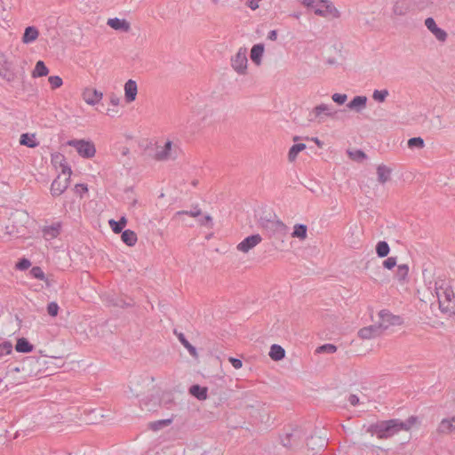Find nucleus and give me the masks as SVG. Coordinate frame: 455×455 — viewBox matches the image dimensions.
I'll return each mask as SVG.
<instances>
[{"label": "nucleus", "mask_w": 455, "mask_h": 455, "mask_svg": "<svg viewBox=\"0 0 455 455\" xmlns=\"http://www.w3.org/2000/svg\"><path fill=\"white\" fill-rule=\"evenodd\" d=\"M416 416H411L406 421L399 419L378 421L371 424L367 432L371 435H376L379 439H388L402 430L408 431L417 422Z\"/></svg>", "instance_id": "f257e3e1"}, {"label": "nucleus", "mask_w": 455, "mask_h": 455, "mask_svg": "<svg viewBox=\"0 0 455 455\" xmlns=\"http://www.w3.org/2000/svg\"><path fill=\"white\" fill-rule=\"evenodd\" d=\"M306 435L307 433L302 427H297L291 429V432L285 433L283 436H281V443L287 449H298L303 445L307 438Z\"/></svg>", "instance_id": "f03ea898"}, {"label": "nucleus", "mask_w": 455, "mask_h": 455, "mask_svg": "<svg viewBox=\"0 0 455 455\" xmlns=\"http://www.w3.org/2000/svg\"><path fill=\"white\" fill-rule=\"evenodd\" d=\"M260 227L271 236H281L287 232V227L279 220H269L261 218L259 221Z\"/></svg>", "instance_id": "7ed1b4c3"}, {"label": "nucleus", "mask_w": 455, "mask_h": 455, "mask_svg": "<svg viewBox=\"0 0 455 455\" xmlns=\"http://www.w3.org/2000/svg\"><path fill=\"white\" fill-rule=\"evenodd\" d=\"M68 145L75 148L84 158H92L95 156L96 148L92 141L84 140H71L68 141Z\"/></svg>", "instance_id": "20e7f679"}, {"label": "nucleus", "mask_w": 455, "mask_h": 455, "mask_svg": "<svg viewBox=\"0 0 455 455\" xmlns=\"http://www.w3.org/2000/svg\"><path fill=\"white\" fill-rule=\"evenodd\" d=\"M343 113L344 110L332 111L331 105L322 103L313 108L311 115H314V117L309 118V121L318 119V122H323V116H330L333 119H339V114Z\"/></svg>", "instance_id": "39448f33"}, {"label": "nucleus", "mask_w": 455, "mask_h": 455, "mask_svg": "<svg viewBox=\"0 0 455 455\" xmlns=\"http://www.w3.org/2000/svg\"><path fill=\"white\" fill-rule=\"evenodd\" d=\"M315 13L324 18L329 16L339 18L340 15L339 12L330 0H317Z\"/></svg>", "instance_id": "423d86ee"}, {"label": "nucleus", "mask_w": 455, "mask_h": 455, "mask_svg": "<svg viewBox=\"0 0 455 455\" xmlns=\"http://www.w3.org/2000/svg\"><path fill=\"white\" fill-rule=\"evenodd\" d=\"M247 49L241 47L236 54L231 59L232 68L240 75H243L247 70Z\"/></svg>", "instance_id": "0eeeda50"}, {"label": "nucleus", "mask_w": 455, "mask_h": 455, "mask_svg": "<svg viewBox=\"0 0 455 455\" xmlns=\"http://www.w3.org/2000/svg\"><path fill=\"white\" fill-rule=\"evenodd\" d=\"M0 76L9 83L17 78L12 63L2 52H0Z\"/></svg>", "instance_id": "6e6552de"}, {"label": "nucleus", "mask_w": 455, "mask_h": 455, "mask_svg": "<svg viewBox=\"0 0 455 455\" xmlns=\"http://www.w3.org/2000/svg\"><path fill=\"white\" fill-rule=\"evenodd\" d=\"M161 403L164 407L170 409L173 404V399L170 395H164L162 400L159 401L158 397L152 396L149 399H145L141 401L140 405L142 408H145L147 411H155L156 406Z\"/></svg>", "instance_id": "1a4fd4ad"}, {"label": "nucleus", "mask_w": 455, "mask_h": 455, "mask_svg": "<svg viewBox=\"0 0 455 455\" xmlns=\"http://www.w3.org/2000/svg\"><path fill=\"white\" fill-rule=\"evenodd\" d=\"M379 317L380 322L378 325L381 326L382 331L387 330L390 325H400L403 323V320L399 315H395L386 309L379 311Z\"/></svg>", "instance_id": "9d476101"}, {"label": "nucleus", "mask_w": 455, "mask_h": 455, "mask_svg": "<svg viewBox=\"0 0 455 455\" xmlns=\"http://www.w3.org/2000/svg\"><path fill=\"white\" fill-rule=\"evenodd\" d=\"M179 150L180 148L178 147H172V142L171 140H167L164 146L156 151L155 158L158 161L176 159L178 157Z\"/></svg>", "instance_id": "9b49d317"}, {"label": "nucleus", "mask_w": 455, "mask_h": 455, "mask_svg": "<svg viewBox=\"0 0 455 455\" xmlns=\"http://www.w3.org/2000/svg\"><path fill=\"white\" fill-rule=\"evenodd\" d=\"M70 175L66 174L58 175L57 178L52 181L51 186V194L52 196H59L66 191L70 183Z\"/></svg>", "instance_id": "f8f14e48"}, {"label": "nucleus", "mask_w": 455, "mask_h": 455, "mask_svg": "<svg viewBox=\"0 0 455 455\" xmlns=\"http://www.w3.org/2000/svg\"><path fill=\"white\" fill-rule=\"evenodd\" d=\"M455 430V416L442 419L439 423L436 431L432 434V438L438 441V435H448Z\"/></svg>", "instance_id": "ddd939ff"}, {"label": "nucleus", "mask_w": 455, "mask_h": 455, "mask_svg": "<svg viewBox=\"0 0 455 455\" xmlns=\"http://www.w3.org/2000/svg\"><path fill=\"white\" fill-rule=\"evenodd\" d=\"M262 238L259 234L245 237L237 244V250L243 252H248L261 242Z\"/></svg>", "instance_id": "4468645a"}, {"label": "nucleus", "mask_w": 455, "mask_h": 455, "mask_svg": "<svg viewBox=\"0 0 455 455\" xmlns=\"http://www.w3.org/2000/svg\"><path fill=\"white\" fill-rule=\"evenodd\" d=\"M425 26L440 42H444L447 38V33L439 28L434 18L428 17L425 20Z\"/></svg>", "instance_id": "2eb2a0df"}, {"label": "nucleus", "mask_w": 455, "mask_h": 455, "mask_svg": "<svg viewBox=\"0 0 455 455\" xmlns=\"http://www.w3.org/2000/svg\"><path fill=\"white\" fill-rule=\"evenodd\" d=\"M441 292V296L448 300V305L445 306V313L450 315H455V295L453 291L451 288L439 289Z\"/></svg>", "instance_id": "dca6fc26"}, {"label": "nucleus", "mask_w": 455, "mask_h": 455, "mask_svg": "<svg viewBox=\"0 0 455 455\" xmlns=\"http://www.w3.org/2000/svg\"><path fill=\"white\" fill-rule=\"evenodd\" d=\"M102 97L103 93L94 88H86L83 92V99L87 104L92 106L100 102Z\"/></svg>", "instance_id": "f3484780"}, {"label": "nucleus", "mask_w": 455, "mask_h": 455, "mask_svg": "<svg viewBox=\"0 0 455 455\" xmlns=\"http://www.w3.org/2000/svg\"><path fill=\"white\" fill-rule=\"evenodd\" d=\"M381 333V326L373 324L360 329L358 331V336L363 339H370L379 336Z\"/></svg>", "instance_id": "a211bd4d"}, {"label": "nucleus", "mask_w": 455, "mask_h": 455, "mask_svg": "<svg viewBox=\"0 0 455 455\" xmlns=\"http://www.w3.org/2000/svg\"><path fill=\"white\" fill-rule=\"evenodd\" d=\"M413 5L412 0H397L394 4L393 12L395 15L403 16L411 11Z\"/></svg>", "instance_id": "6ab92c4d"}, {"label": "nucleus", "mask_w": 455, "mask_h": 455, "mask_svg": "<svg viewBox=\"0 0 455 455\" xmlns=\"http://www.w3.org/2000/svg\"><path fill=\"white\" fill-rule=\"evenodd\" d=\"M138 92L137 84L134 80L129 79L124 84V98L127 103L135 100Z\"/></svg>", "instance_id": "aec40b11"}, {"label": "nucleus", "mask_w": 455, "mask_h": 455, "mask_svg": "<svg viewBox=\"0 0 455 455\" xmlns=\"http://www.w3.org/2000/svg\"><path fill=\"white\" fill-rule=\"evenodd\" d=\"M52 163L57 166L59 165L61 168L62 175L72 174V171L70 166L66 162L65 156L60 153H55L52 155Z\"/></svg>", "instance_id": "412c9836"}, {"label": "nucleus", "mask_w": 455, "mask_h": 455, "mask_svg": "<svg viewBox=\"0 0 455 455\" xmlns=\"http://www.w3.org/2000/svg\"><path fill=\"white\" fill-rule=\"evenodd\" d=\"M107 24L115 30L128 32L131 28L130 23L124 19H108Z\"/></svg>", "instance_id": "4be33fe9"}, {"label": "nucleus", "mask_w": 455, "mask_h": 455, "mask_svg": "<svg viewBox=\"0 0 455 455\" xmlns=\"http://www.w3.org/2000/svg\"><path fill=\"white\" fill-rule=\"evenodd\" d=\"M367 104V97L366 96H355L347 104V107L355 110V112H361Z\"/></svg>", "instance_id": "5701e85b"}, {"label": "nucleus", "mask_w": 455, "mask_h": 455, "mask_svg": "<svg viewBox=\"0 0 455 455\" xmlns=\"http://www.w3.org/2000/svg\"><path fill=\"white\" fill-rule=\"evenodd\" d=\"M188 393L199 401H204L207 399L208 388L198 384H194L189 387Z\"/></svg>", "instance_id": "b1692460"}, {"label": "nucleus", "mask_w": 455, "mask_h": 455, "mask_svg": "<svg viewBox=\"0 0 455 455\" xmlns=\"http://www.w3.org/2000/svg\"><path fill=\"white\" fill-rule=\"evenodd\" d=\"M306 439L307 448L312 451L323 449L327 446L326 439L321 436H310V438L307 437Z\"/></svg>", "instance_id": "393cba45"}, {"label": "nucleus", "mask_w": 455, "mask_h": 455, "mask_svg": "<svg viewBox=\"0 0 455 455\" xmlns=\"http://www.w3.org/2000/svg\"><path fill=\"white\" fill-rule=\"evenodd\" d=\"M264 50L265 47L263 44H256L252 46L250 57L254 64L259 65L261 63Z\"/></svg>", "instance_id": "a878e982"}, {"label": "nucleus", "mask_w": 455, "mask_h": 455, "mask_svg": "<svg viewBox=\"0 0 455 455\" xmlns=\"http://www.w3.org/2000/svg\"><path fill=\"white\" fill-rule=\"evenodd\" d=\"M38 36V29L34 26H28L26 28L22 36V42L27 44H31L37 39Z\"/></svg>", "instance_id": "bb28decb"}, {"label": "nucleus", "mask_w": 455, "mask_h": 455, "mask_svg": "<svg viewBox=\"0 0 455 455\" xmlns=\"http://www.w3.org/2000/svg\"><path fill=\"white\" fill-rule=\"evenodd\" d=\"M15 350L19 353L28 354L34 350V346L26 338L22 337L17 339Z\"/></svg>", "instance_id": "cd10ccee"}, {"label": "nucleus", "mask_w": 455, "mask_h": 455, "mask_svg": "<svg viewBox=\"0 0 455 455\" xmlns=\"http://www.w3.org/2000/svg\"><path fill=\"white\" fill-rule=\"evenodd\" d=\"M20 143L30 148H36L39 145L36 135L33 133H22L20 138Z\"/></svg>", "instance_id": "c85d7f7f"}, {"label": "nucleus", "mask_w": 455, "mask_h": 455, "mask_svg": "<svg viewBox=\"0 0 455 455\" xmlns=\"http://www.w3.org/2000/svg\"><path fill=\"white\" fill-rule=\"evenodd\" d=\"M174 333L176 334L180 342L188 349L189 354L194 358H197L198 354H197L196 348L189 343V341L186 339L185 335L182 332L178 333L177 331H174Z\"/></svg>", "instance_id": "c756f323"}, {"label": "nucleus", "mask_w": 455, "mask_h": 455, "mask_svg": "<svg viewBox=\"0 0 455 455\" xmlns=\"http://www.w3.org/2000/svg\"><path fill=\"white\" fill-rule=\"evenodd\" d=\"M121 239L128 246L135 245L138 240L136 233L131 229H126L123 231L121 235Z\"/></svg>", "instance_id": "7c9ffc66"}, {"label": "nucleus", "mask_w": 455, "mask_h": 455, "mask_svg": "<svg viewBox=\"0 0 455 455\" xmlns=\"http://www.w3.org/2000/svg\"><path fill=\"white\" fill-rule=\"evenodd\" d=\"M269 356L274 361H280L285 356V350L277 344H273L270 347Z\"/></svg>", "instance_id": "2f4dec72"}, {"label": "nucleus", "mask_w": 455, "mask_h": 455, "mask_svg": "<svg viewBox=\"0 0 455 455\" xmlns=\"http://www.w3.org/2000/svg\"><path fill=\"white\" fill-rule=\"evenodd\" d=\"M108 224L112 229V231L115 233V234H119L121 232H123V229L124 228V227L126 226L127 224V219L126 217L124 216H122L119 220H110L108 221Z\"/></svg>", "instance_id": "473e14b6"}, {"label": "nucleus", "mask_w": 455, "mask_h": 455, "mask_svg": "<svg viewBox=\"0 0 455 455\" xmlns=\"http://www.w3.org/2000/svg\"><path fill=\"white\" fill-rule=\"evenodd\" d=\"M377 174L378 181L381 184H384L389 180L391 170L386 165H379L377 168Z\"/></svg>", "instance_id": "72a5a7b5"}, {"label": "nucleus", "mask_w": 455, "mask_h": 455, "mask_svg": "<svg viewBox=\"0 0 455 455\" xmlns=\"http://www.w3.org/2000/svg\"><path fill=\"white\" fill-rule=\"evenodd\" d=\"M49 73L48 68L45 66L43 60H38L36 63V67L32 72L33 77H42L47 76Z\"/></svg>", "instance_id": "f704fd0d"}, {"label": "nucleus", "mask_w": 455, "mask_h": 455, "mask_svg": "<svg viewBox=\"0 0 455 455\" xmlns=\"http://www.w3.org/2000/svg\"><path fill=\"white\" fill-rule=\"evenodd\" d=\"M306 144L304 143H296L292 145L288 153V160L290 162H293L299 152L303 151L306 148Z\"/></svg>", "instance_id": "c9c22d12"}, {"label": "nucleus", "mask_w": 455, "mask_h": 455, "mask_svg": "<svg viewBox=\"0 0 455 455\" xmlns=\"http://www.w3.org/2000/svg\"><path fill=\"white\" fill-rule=\"evenodd\" d=\"M375 250L378 257L385 258L388 255L390 251V247L386 241H379L377 243Z\"/></svg>", "instance_id": "e433bc0d"}, {"label": "nucleus", "mask_w": 455, "mask_h": 455, "mask_svg": "<svg viewBox=\"0 0 455 455\" xmlns=\"http://www.w3.org/2000/svg\"><path fill=\"white\" fill-rule=\"evenodd\" d=\"M307 228L306 225L296 224L293 228V232L291 233V236L299 238L300 240H304L307 238Z\"/></svg>", "instance_id": "4c0bfd02"}, {"label": "nucleus", "mask_w": 455, "mask_h": 455, "mask_svg": "<svg viewBox=\"0 0 455 455\" xmlns=\"http://www.w3.org/2000/svg\"><path fill=\"white\" fill-rule=\"evenodd\" d=\"M172 422V419L156 420L154 422H150L149 427H150V429H152L154 431H157V430H160V429L169 426Z\"/></svg>", "instance_id": "58836bf2"}, {"label": "nucleus", "mask_w": 455, "mask_h": 455, "mask_svg": "<svg viewBox=\"0 0 455 455\" xmlns=\"http://www.w3.org/2000/svg\"><path fill=\"white\" fill-rule=\"evenodd\" d=\"M407 145L410 148L421 149L424 148L425 142L421 137H413L408 140Z\"/></svg>", "instance_id": "ea45409f"}, {"label": "nucleus", "mask_w": 455, "mask_h": 455, "mask_svg": "<svg viewBox=\"0 0 455 455\" xmlns=\"http://www.w3.org/2000/svg\"><path fill=\"white\" fill-rule=\"evenodd\" d=\"M409 273V267L406 264H402L397 267L395 276L399 281H404Z\"/></svg>", "instance_id": "a19ab883"}, {"label": "nucleus", "mask_w": 455, "mask_h": 455, "mask_svg": "<svg viewBox=\"0 0 455 455\" xmlns=\"http://www.w3.org/2000/svg\"><path fill=\"white\" fill-rule=\"evenodd\" d=\"M389 92L387 89L384 90H375L372 94V98L377 102H384L388 96Z\"/></svg>", "instance_id": "79ce46f5"}, {"label": "nucleus", "mask_w": 455, "mask_h": 455, "mask_svg": "<svg viewBox=\"0 0 455 455\" xmlns=\"http://www.w3.org/2000/svg\"><path fill=\"white\" fill-rule=\"evenodd\" d=\"M348 155L352 160H355L357 162H362L363 160L367 158L366 154L363 150H360V149H356L355 151H348Z\"/></svg>", "instance_id": "37998d69"}, {"label": "nucleus", "mask_w": 455, "mask_h": 455, "mask_svg": "<svg viewBox=\"0 0 455 455\" xmlns=\"http://www.w3.org/2000/svg\"><path fill=\"white\" fill-rule=\"evenodd\" d=\"M337 351V347L333 344H323L316 348L317 353L333 354Z\"/></svg>", "instance_id": "c03bdc74"}, {"label": "nucleus", "mask_w": 455, "mask_h": 455, "mask_svg": "<svg viewBox=\"0 0 455 455\" xmlns=\"http://www.w3.org/2000/svg\"><path fill=\"white\" fill-rule=\"evenodd\" d=\"M12 352V344L11 341H4L0 344V358L4 355H10Z\"/></svg>", "instance_id": "a18cd8bd"}, {"label": "nucleus", "mask_w": 455, "mask_h": 455, "mask_svg": "<svg viewBox=\"0 0 455 455\" xmlns=\"http://www.w3.org/2000/svg\"><path fill=\"white\" fill-rule=\"evenodd\" d=\"M48 81L52 90L60 88L63 84L62 78L59 76H51Z\"/></svg>", "instance_id": "49530a36"}, {"label": "nucleus", "mask_w": 455, "mask_h": 455, "mask_svg": "<svg viewBox=\"0 0 455 455\" xmlns=\"http://www.w3.org/2000/svg\"><path fill=\"white\" fill-rule=\"evenodd\" d=\"M60 225L57 224L56 226H52L44 229V235L50 236L51 238L57 237L60 234Z\"/></svg>", "instance_id": "de8ad7c7"}, {"label": "nucleus", "mask_w": 455, "mask_h": 455, "mask_svg": "<svg viewBox=\"0 0 455 455\" xmlns=\"http://www.w3.org/2000/svg\"><path fill=\"white\" fill-rule=\"evenodd\" d=\"M177 215L186 214L190 217H199L202 214L201 209L198 207V205H196L193 207L190 211H180L176 213Z\"/></svg>", "instance_id": "09e8293b"}, {"label": "nucleus", "mask_w": 455, "mask_h": 455, "mask_svg": "<svg viewBox=\"0 0 455 455\" xmlns=\"http://www.w3.org/2000/svg\"><path fill=\"white\" fill-rule=\"evenodd\" d=\"M30 275L38 280H44L45 275L40 267L35 266L30 269Z\"/></svg>", "instance_id": "8fccbe9b"}, {"label": "nucleus", "mask_w": 455, "mask_h": 455, "mask_svg": "<svg viewBox=\"0 0 455 455\" xmlns=\"http://www.w3.org/2000/svg\"><path fill=\"white\" fill-rule=\"evenodd\" d=\"M114 306L119 307H129L134 305V302L132 299H129L128 300L124 299H116L115 302L113 303Z\"/></svg>", "instance_id": "3c124183"}, {"label": "nucleus", "mask_w": 455, "mask_h": 455, "mask_svg": "<svg viewBox=\"0 0 455 455\" xmlns=\"http://www.w3.org/2000/svg\"><path fill=\"white\" fill-rule=\"evenodd\" d=\"M59 305L52 301V302H50L48 305H47V313L50 316H52V317H55L58 315V313H59Z\"/></svg>", "instance_id": "603ef678"}, {"label": "nucleus", "mask_w": 455, "mask_h": 455, "mask_svg": "<svg viewBox=\"0 0 455 455\" xmlns=\"http://www.w3.org/2000/svg\"><path fill=\"white\" fill-rule=\"evenodd\" d=\"M30 266H31L30 260L26 259V258L20 259L16 263V268L19 269V270H21V271L28 269Z\"/></svg>", "instance_id": "864d4df0"}, {"label": "nucleus", "mask_w": 455, "mask_h": 455, "mask_svg": "<svg viewBox=\"0 0 455 455\" xmlns=\"http://www.w3.org/2000/svg\"><path fill=\"white\" fill-rule=\"evenodd\" d=\"M396 257H389L383 261L382 265L385 268L390 270L396 266Z\"/></svg>", "instance_id": "5fc2aeb1"}, {"label": "nucleus", "mask_w": 455, "mask_h": 455, "mask_svg": "<svg viewBox=\"0 0 455 455\" xmlns=\"http://www.w3.org/2000/svg\"><path fill=\"white\" fill-rule=\"evenodd\" d=\"M331 99L335 103L339 105H343L346 102L347 96V94L334 93L331 96Z\"/></svg>", "instance_id": "6e6d98bb"}, {"label": "nucleus", "mask_w": 455, "mask_h": 455, "mask_svg": "<svg viewBox=\"0 0 455 455\" xmlns=\"http://www.w3.org/2000/svg\"><path fill=\"white\" fill-rule=\"evenodd\" d=\"M435 290H436V295H437V298H438L439 307H440L442 312L445 313V306L448 305V300L444 299L441 296V292H440V291H439V289L437 287H435Z\"/></svg>", "instance_id": "4d7b16f0"}, {"label": "nucleus", "mask_w": 455, "mask_h": 455, "mask_svg": "<svg viewBox=\"0 0 455 455\" xmlns=\"http://www.w3.org/2000/svg\"><path fill=\"white\" fill-rule=\"evenodd\" d=\"M201 226L212 228V218L207 214L198 220Z\"/></svg>", "instance_id": "13d9d810"}, {"label": "nucleus", "mask_w": 455, "mask_h": 455, "mask_svg": "<svg viewBox=\"0 0 455 455\" xmlns=\"http://www.w3.org/2000/svg\"><path fill=\"white\" fill-rule=\"evenodd\" d=\"M228 361L229 363L232 364V366L235 368V369H240L242 368L243 366V362L238 359V358H235V357H229L228 358Z\"/></svg>", "instance_id": "bf43d9fd"}, {"label": "nucleus", "mask_w": 455, "mask_h": 455, "mask_svg": "<svg viewBox=\"0 0 455 455\" xmlns=\"http://www.w3.org/2000/svg\"><path fill=\"white\" fill-rule=\"evenodd\" d=\"M88 191V188H87V185L85 184H76L75 186V192L76 194H79L80 196H82L83 193H85Z\"/></svg>", "instance_id": "052dcab7"}, {"label": "nucleus", "mask_w": 455, "mask_h": 455, "mask_svg": "<svg viewBox=\"0 0 455 455\" xmlns=\"http://www.w3.org/2000/svg\"><path fill=\"white\" fill-rule=\"evenodd\" d=\"M300 3L305 7L314 8V10H315V5H316V3H317V0H301Z\"/></svg>", "instance_id": "680f3d73"}, {"label": "nucleus", "mask_w": 455, "mask_h": 455, "mask_svg": "<svg viewBox=\"0 0 455 455\" xmlns=\"http://www.w3.org/2000/svg\"><path fill=\"white\" fill-rule=\"evenodd\" d=\"M347 400L350 403V404L353 405V406H356L359 403V397L356 395H354V394H351L348 396Z\"/></svg>", "instance_id": "e2e57ef3"}, {"label": "nucleus", "mask_w": 455, "mask_h": 455, "mask_svg": "<svg viewBox=\"0 0 455 455\" xmlns=\"http://www.w3.org/2000/svg\"><path fill=\"white\" fill-rule=\"evenodd\" d=\"M109 100H110V103L113 105V106H118L119 105V102H120V99L117 95H116L115 93H111L109 95Z\"/></svg>", "instance_id": "0e129e2a"}, {"label": "nucleus", "mask_w": 455, "mask_h": 455, "mask_svg": "<svg viewBox=\"0 0 455 455\" xmlns=\"http://www.w3.org/2000/svg\"><path fill=\"white\" fill-rule=\"evenodd\" d=\"M267 39L271 41H275L277 39V31L276 30H271L268 32Z\"/></svg>", "instance_id": "69168bd1"}, {"label": "nucleus", "mask_w": 455, "mask_h": 455, "mask_svg": "<svg viewBox=\"0 0 455 455\" xmlns=\"http://www.w3.org/2000/svg\"><path fill=\"white\" fill-rule=\"evenodd\" d=\"M44 281L45 282V285L47 287H52V283H53L52 279H50L48 276L45 275V279Z\"/></svg>", "instance_id": "338daca9"}, {"label": "nucleus", "mask_w": 455, "mask_h": 455, "mask_svg": "<svg viewBox=\"0 0 455 455\" xmlns=\"http://www.w3.org/2000/svg\"><path fill=\"white\" fill-rule=\"evenodd\" d=\"M313 141H315V143L318 146V147H322L323 143L322 141L318 139V138H313L312 139Z\"/></svg>", "instance_id": "774afa93"}]
</instances>
